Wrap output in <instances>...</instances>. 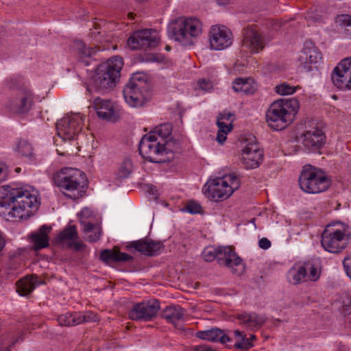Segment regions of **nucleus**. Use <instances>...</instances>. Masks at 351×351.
<instances>
[{
    "label": "nucleus",
    "instance_id": "aec40b11",
    "mask_svg": "<svg viewBox=\"0 0 351 351\" xmlns=\"http://www.w3.org/2000/svg\"><path fill=\"white\" fill-rule=\"evenodd\" d=\"M298 60L300 65L306 71L317 68L322 61V55L319 49L311 42H305Z\"/></svg>",
    "mask_w": 351,
    "mask_h": 351
},
{
    "label": "nucleus",
    "instance_id": "13d9d810",
    "mask_svg": "<svg viewBox=\"0 0 351 351\" xmlns=\"http://www.w3.org/2000/svg\"><path fill=\"white\" fill-rule=\"evenodd\" d=\"M134 15L135 14H134L133 13L130 12V13L128 14V17L130 19H134Z\"/></svg>",
    "mask_w": 351,
    "mask_h": 351
},
{
    "label": "nucleus",
    "instance_id": "4be33fe9",
    "mask_svg": "<svg viewBox=\"0 0 351 351\" xmlns=\"http://www.w3.org/2000/svg\"><path fill=\"white\" fill-rule=\"evenodd\" d=\"M57 241L76 251H80L85 247V245L79 238L77 228L74 225L65 227L58 235Z\"/></svg>",
    "mask_w": 351,
    "mask_h": 351
},
{
    "label": "nucleus",
    "instance_id": "7c9ffc66",
    "mask_svg": "<svg viewBox=\"0 0 351 351\" xmlns=\"http://www.w3.org/2000/svg\"><path fill=\"white\" fill-rule=\"evenodd\" d=\"M51 230V228L50 226L44 225L37 232L32 234L31 239L34 250H38L49 245L48 234Z\"/></svg>",
    "mask_w": 351,
    "mask_h": 351
},
{
    "label": "nucleus",
    "instance_id": "603ef678",
    "mask_svg": "<svg viewBox=\"0 0 351 351\" xmlns=\"http://www.w3.org/2000/svg\"><path fill=\"white\" fill-rule=\"evenodd\" d=\"M6 245V240L2 232H0V253L3 250Z\"/></svg>",
    "mask_w": 351,
    "mask_h": 351
},
{
    "label": "nucleus",
    "instance_id": "e433bc0d",
    "mask_svg": "<svg viewBox=\"0 0 351 351\" xmlns=\"http://www.w3.org/2000/svg\"><path fill=\"white\" fill-rule=\"evenodd\" d=\"M172 125L169 123H165L156 126L153 131L149 134H154V137L159 139V141H165L171 137Z\"/></svg>",
    "mask_w": 351,
    "mask_h": 351
},
{
    "label": "nucleus",
    "instance_id": "09e8293b",
    "mask_svg": "<svg viewBox=\"0 0 351 351\" xmlns=\"http://www.w3.org/2000/svg\"><path fill=\"white\" fill-rule=\"evenodd\" d=\"M343 267L345 268L346 274L351 279V256L347 257L343 260Z\"/></svg>",
    "mask_w": 351,
    "mask_h": 351
},
{
    "label": "nucleus",
    "instance_id": "20e7f679",
    "mask_svg": "<svg viewBox=\"0 0 351 351\" xmlns=\"http://www.w3.org/2000/svg\"><path fill=\"white\" fill-rule=\"evenodd\" d=\"M202 32V23L195 17L180 18L168 27L169 37L185 46L193 45Z\"/></svg>",
    "mask_w": 351,
    "mask_h": 351
},
{
    "label": "nucleus",
    "instance_id": "1a4fd4ad",
    "mask_svg": "<svg viewBox=\"0 0 351 351\" xmlns=\"http://www.w3.org/2000/svg\"><path fill=\"white\" fill-rule=\"evenodd\" d=\"M84 174L79 169L65 167L53 175V181L56 186L71 199L78 198L79 188Z\"/></svg>",
    "mask_w": 351,
    "mask_h": 351
},
{
    "label": "nucleus",
    "instance_id": "f03ea898",
    "mask_svg": "<svg viewBox=\"0 0 351 351\" xmlns=\"http://www.w3.org/2000/svg\"><path fill=\"white\" fill-rule=\"evenodd\" d=\"M123 65V60L119 56L112 57L101 64L97 68L87 90L93 93V91L107 92L111 90L120 77Z\"/></svg>",
    "mask_w": 351,
    "mask_h": 351
},
{
    "label": "nucleus",
    "instance_id": "4d7b16f0",
    "mask_svg": "<svg viewBox=\"0 0 351 351\" xmlns=\"http://www.w3.org/2000/svg\"><path fill=\"white\" fill-rule=\"evenodd\" d=\"M217 3L219 5H226L228 3V0H217Z\"/></svg>",
    "mask_w": 351,
    "mask_h": 351
},
{
    "label": "nucleus",
    "instance_id": "c85d7f7f",
    "mask_svg": "<svg viewBox=\"0 0 351 351\" xmlns=\"http://www.w3.org/2000/svg\"><path fill=\"white\" fill-rule=\"evenodd\" d=\"M196 337L199 339L212 342H220L226 344L230 341V338L224 333V331L218 328H213L210 330L198 331Z\"/></svg>",
    "mask_w": 351,
    "mask_h": 351
},
{
    "label": "nucleus",
    "instance_id": "a19ab883",
    "mask_svg": "<svg viewBox=\"0 0 351 351\" xmlns=\"http://www.w3.org/2000/svg\"><path fill=\"white\" fill-rule=\"evenodd\" d=\"M305 273L307 274L306 276L308 280L311 281H316L319 278V271L318 268L311 261L304 263Z\"/></svg>",
    "mask_w": 351,
    "mask_h": 351
},
{
    "label": "nucleus",
    "instance_id": "ddd939ff",
    "mask_svg": "<svg viewBox=\"0 0 351 351\" xmlns=\"http://www.w3.org/2000/svg\"><path fill=\"white\" fill-rule=\"evenodd\" d=\"M263 160V152L256 143L255 137L252 136L243 143L241 151L242 164L246 169L258 167Z\"/></svg>",
    "mask_w": 351,
    "mask_h": 351
},
{
    "label": "nucleus",
    "instance_id": "f3484780",
    "mask_svg": "<svg viewBox=\"0 0 351 351\" xmlns=\"http://www.w3.org/2000/svg\"><path fill=\"white\" fill-rule=\"evenodd\" d=\"M331 80L341 90H351V58L342 60L334 69Z\"/></svg>",
    "mask_w": 351,
    "mask_h": 351
},
{
    "label": "nucleus",
    "instance_id": "8fccbe9b",
    "mask_svg": "<svg viewBox=\"0 0 351 351\" xmlns=\"http://www.w3.org/2000/svg\"><path fill=\"white\" fill-rule=\"evenodd\" d=\"M258 245L263 250H267L271 247V242L267 238H262L258 241Z\"/></svg>",
    "mask_w": 351,
    "mask_h": 351
},
{
    "label": "nucleus",
    "instance_id": "bf43d9fd",
    "mask_svg": "<svg viewBox=\"0 0 351 351\" xmlns=\"http://www.w3.org/2000/svg\"><path fill=\"white\" fill-rule=\"evenodd\" d=\"M88 234L94 235V234H95V232H94V231H91Z\"/></svg>",
    "mask_w": 351,
    "mask_h": 351
},
{
    "label": "nucleus",
    "instance_id": "2f4dec72",
    "mask_svg": "<svg viewBox=\"0 0 351 351\" xmlns=\"http://www.w3.org/2000/svg\"><path fill=\"white\" fill-rule=\"evenodd\" d=\"M100 258L104 262H125L132 260V256L114 247L112 250H104L100 254Z\"/></svg>",
    "mask_w": 351,
    "mask_h": 351
},
{
    "label": "nucleus",
    "instance_id": "5701e85b",
    "mask_svg": "<svg viewBox=\"0 0 351 351\" xmlns=\"http://www.w3.org/2000/svg\"><path fill=\"white\" fill-rule=\"evenodd\" d=\"M186 311L180 305H169L162 311L161 316L167 323L172 324L179 330H184L182 322L184 321Z\"/></svg>",
    "mask_w": 351,
    "mask_h": 351
},
{
    "label": "nucleus",
    "instance_id": "58836bf2",
    "mask_svg": "<svg viewBox=\"0 0 351 351\" xmlns=\"http://www.w3.org/2000/svg\"><path fill=\"white\" fill-rule=\"evenodd\" d=\"M17 151L23 157H25L29 162L36 160V155L32 145L25 140L19 141Z\"/></svg>",
    "mask_w": 351,
    "mask_h": 351
},
{
    "label": "nucleus",
    "instance_id": "0eeeda50",
    "mask_svg": "<svg viewBox=\"0 0 351 351\" xmlns=\"http://www.w3.org/2000/svg\"><path fill=\"white\" fill-rule=\"evenodd\" d=\"M351 242V232L343 224L328 225L322 235V245L330 253H339Z\"/></svg>",
    "mask_w": 351,
    "mask_h": 351
},
{
    "label": "nucleus",
    "instance_id": "0e129e2a",
    "mask_svg": "<svg viewBox=\"0 0 351 351\" xmlns=\"http://www.w3.org/2000/svg\"><path fill=\"white\" fill-rule=\"evenodd\" d=\"M210 351H212V350L210 349Z\"/></svg>",
    "mask_w": 351,
    "mask_h": 351
},
{
    "label": "nucleus",
    "instance_id": "6ab92c4d",
    "mask_svg": "<svg viewBox=\"0 0 351 351\" xmlns=\"http://www.w3.org/2000/svg\"><path fill=\"white\" fill-rule=\"evenodd\" d=\"M33 102V93L27 88H21L12 96L8 107L14 113L25 114L31 109Z\"/></svg>",
    "mask_w": 351,
    "mask_h": 351
},
{
    "label": "nucleus",
    "instance_id": "39448f33",
    "mask_svg": "<svg viewBox=\"0 0 351 351\" xmlns=\"http://www.w3.org/2000/svg\"><path fill=\"white\" fill-rule=\"evenodd\" d=\"M239 186V179L233 174H228L208 180L203 191L207 197L219 202L228 199Z\"/></svg>",
    "mask_w": 351,
    "mask_h": 351
},
{
    "label": "nucleus",
    "instance_id": "72a5a7b5",
    "mask_svg": "<svg viewBox=\"0 0 351 351\" xmlns=\"http://www.w3.org/2000/svg\"><path fill=\"white\" fill-rule=\"evenodd\" d=\"M236 342L234 347L239 350H247L253 347L252 341L256 339L254 335L251 334L250 337L247 338L243 332L239 330L234 331Z\"/></svg>",
    "mask_w": 351,
    "mask_h": 351
},
{
    "label": "nucleus",
    "instance_id": "a878e982",
    "mask_svg": "<svg viewBox=\"0 0 351 351\" xmlns=\"http://www.w3.org/2000/svg\"><path fill=\"white\" fill-rule=\"evenodd\" d=\"M325 135L319 128H313L303 134L302 143L309 151H315L324 143Z\"/></svg>",
    "mask_w": 351,
    "mask_h": 351
},
{
    "label": "nucleus",
    "instance_id": "6e6552de",
    "mask_svg": "<svg viewBox=\"0 0 351 351\" xmlns=\"http://www.w3.org/2000/svg\"><path fill=\"white\" fill-rule=\"evenodd\" d=\"M125 102L132 108H140L149 100L146 77L142 73H135L123 90Z\"/></svg>",
    "mask_w": 351,
    "mask_h": 351
},
{
    "label": "nucleus",
    "instance_id": "dca6fc26",
    "mask_svg": "<svg viewBox=\"0 0 351 351\" xmlns=\"http://www.w3.org/2000/svg\"><path fill=\"white\" fill-rule=\"evenodd\" d=\"M80 223L84 226L83 232L86 239L89 242L97 241L101 235L100 226L95 223V216L93 212L88 208H83L77 215Z\"/></svg>",
    "mask_w": 351,
    "mask_h": 351
},
{
    "label": "nucleus",
    "instance_id": "473e14b6",
    "mask_svg": "<svg viewBox=\"0 0 351 351\" xmlns=\"http://www.w3.org/2000/svg\"><path fill=\"white\" fill-rule=\"evenodd\" d=\"M38 285L37 276H26L16 284V291L19 295L24 296L29 294Z\"/></svg>",
    "mask_w": 351,
    "mask_h": 351
},
{
    "label": "nucleus",
    "instance_id": "864d4df0",
    "mask_svg": "<svg viewBox=\"0 0 351 351\" xmlns=\"http://www.w3.org/2000/svg\"><path fill=\"white\" fill-rule=\"evenodd\" d=\"M193 350L195 351H210V348L205 345H200L195 346Z\"/></svg>",
    "mask_w": 351,
    "mask_h": 351
},
{
    "label": "nucleus",
    "instance_id": "f8f14e48",
    "mask_svg": "<svg viewBox=\"0 0 351 351\" xmlns=\"http://www.w3.org/2000/svg\"><path fill=\"white\" fill-rule=\"evenodd\" d=\"M158 32L151 29L134 32L128 39V45L132 50L147 51L156 47L159 43Z\"/></svg>",
    "mask_w": 351,
    "mask_h": 351
},
{
    "label": "nucleus",
    "instance_id": "393cba45",
    "mask_svg": "<svg viewBox=\"0 0 351 351\" xmlns=\"http://www.w3.org/2000/svg\"><path fill=\"white\" fill-rule=\"evenodd\" d=\"M130 247L134 248L136 251L142 254L153 256L158 255L160 252L162 243L159 241L144 239L132 242Z\"/></svg>",
    "mask_w": 351,
    "mask_h": 351
},
{
    "label": "nucleus",
    "instance_id": "9b49d317",
    "mask_svg": "<svg viewBox=\"0 0 351 351\" xmlns=\"http://www.w3.org/2000/svg\"><path fill=\"white\" fill-rule=\"evenodd\" d=\"M84 117L80 114L67 115L56 123L57 133L62 140H73L82 130Z\"/></svg>",
    "mask_w": 351,
    "mask_h": 351
},
{
    "label": "nucleus",
    "instance_id": "79ce46f5",
    "mask_svg": "<svg viewBox=\"0 0 351 351\" xmlns=\"http://www.w3.org/2000/svg\"><path fill=\"white\" fill-rule=\"evenodd\" d=\"M133 169L132 162L129 158H125L121 163L118 171V177L121 179L127 178L130 176Z\"/></svg>",
    "mask_w": 351,
    "mask_h": 351
},
{
    "label": "nucleus",
    "instance_id": "cd10ccee",
    "mask_svg": "<svg viewBox=\"0 0 351 351\" xmlns=\"http://www.w3.org/2000/svg\"><path fill=\"white\" fill-rule=\"evenodd\" d=\"M94 108L98 117L103 119L111 120L115 116L114 105L110 100L97 97L94 101Z\"/></svg>",
    "mask_w": 351,
    "mask_h": 351
},
{
    "label": "nucleus",
    "instance_id": "de8ad7c7",
    "mask_svg": "<svg viewBox=\"0 0 351 351\" xmlns=\"http://www.w3.org/2000/svg\"><path fill=\"white\" fill-rule=\"evenodd\" d=\"M217 126L219 128V132H230L231 129H232V126L231 125H228L226 123H225L223 120L220 119H217Z\"/></svg>",
    "mask_w": 351,
    "mask_h": 351
},
{
    "label": "nucleus",
    "instance_id": "9d476101",
    "mask_svg": "<svg viewBox=\"0 0 351 351\" xmlns=\"http://www.w3.org/2000/svg\"><path fill=\"white\" fill-rule=\"evenodd\" d=\"M300 189L307 193H319L326 191L330 182L326 176L319 173L311 165H305L299 177Z\"/></svg>",
    "mask_w": 351,
    "mask_h": 351
},
{
    "label": "nucleus",
    "instance_id": "f257e3e1",
    "mask_svg": "<svg viewBox=\"0 0 351 351\" xmlns=\"http://www.w3.org/2000/svg\"><path fill=\"white\" fill-rule=\"evenodd\" d=\"M38 191L30 186H3L0 189V217L16 221L29 217L38 208Z\"/></svg>",
    "mask_w": 351,
    "mask_h": 351
},
{
    "label": "nucleus",
    "instance_id": "a18cd8bd",
    "mask_svg": "<svg viewBox=\"0 0 351 351\" xmlns=\"http://www.w3.org/2000/svg\"><path fill=\"white\" fill-rule=\"evenodd\" d=\"M186 210L191 214L199 213L201 210V206L196 202L190 201L186 204Z\"/></svg>",
    "mask_w": 351,
    "mask_h": 351
},
{
    "label": "nucleus",
    "instance_id": "423d86ee",
    "mask_svg": "<svg viewBox=\"0 0 351 351\" xmlns=\"http://www.w3.org/2000/svg\"><path fill=\"white\" fill-rule=\"evenodd\" d=\"M202 256L207 262L216 259L220 265L229 268L233 273L240 274L245 269L243 260L230 246L206 247L202 253Z\"/></svg>",
    "mask_w": 351,
    "mask_h": 351
},
{
    "label": "nucleus",
    "instance_id": "b1692460",
    "mask_svg": "<svg viewBox=\"0 0 351 351\" xmlns=\"http://www.w3.org/2000/svg\"><path fill=\"white\" fill-rule=\"evenodd\" d=\"M96 315L92 313H82L81 312H74L73 313H66L58 316L57 321L60 326H76L84 322L95 321Z\"/></svg>",
    "mask_w": 351,
    "mask_h": 351
},
{
    "label": "nucleus",
    "instance_id": "49530a36",
    "mask_svg": "<svg viewBox=\"0 0 351 351\" xmlns=\"http://www.w3.org/2000/svg\"><path fill=\"white\" fill-rule=\"evenodd\" d=\"M199 88L206 92L210 91L213 89V84L210 81L201 80L198 82Z\"/></svg>",
    "mask_w": 351,
    "mask_h": 351
},
{
    "label": "nucleus",
    "instance_id": "a211bd4d",
    "mask_svg": "<svg viewBox=\"0 0 351 351\" xmlns=\"http://www.w3.org/2000/svg\"><path fill=\"white\" fill-rule=\"evenodd\" d=\"M210 47L213 50H223L232 43V34L224 25H213L209 31Z\"/></svg>",
    "mask_w": 351,
    "mask_h": 351
},
{
    "label": "nucleus",
    "instance_id": "680f3d73",
    "mask_svg": "<svg viewBox=\"0 0 351 351\" xmlns=\"http://www.w3.org/2000/svg\"><path fill=\"white\" fill-rule=\"evenodd\" d=\"M19 170H20V169H19V168H16V171H19Z\"/></svg>",
    "mask_w": 351,
    "mask_h": 351
},
{
    "label": "nucleus",
    "instance_id": "6e6d98bb",
    "mask_svg": "<svg viewBox=\"0 0 351 351\" xmlns=\"http://www.w3.org/2000/svg\"><path fill=\"white\" fill-rule=\"evenodd\" d=\"M16 339L19 340V343L23 341V332H19L16 335H15Z\"/></svg>",
    "mask_w": 351,
    "mask_h": 351
},
{
    "label": "nucleus",
    "instance_id": "412c9836",
    "mask_svg": "<svg viewBox=\"0 0 351 351\" xmlns=\"http://www.w3.org/2000/svg\"><path fill=\"white\" fill-rule=\"evenodd\" d=\"M243 36V47L251 53H258L264 49L266 45L265 38L255 27L248 26L244 28Z\"/></svg>",
    "mask_w": 351,
    "mask_h": 351
},
{
    "label": "nucleus",
    "instance_id": "bb28decb",
    "mask_svg": "<svg viewBox=\"0 0 351 351\" xmlns=\"http://www.w3.org/2000/svg\"><path fill=\"white\" fill-rule=\"evenodd\" d=\"M236 318L240 324L252 330L260 328L266 321V317L264 315H258L254 312L240 313L236 316Z\"/></svg>",
    "mask_w": 351,
    "mask_h": 351
},
{
    "label": "nucleus",
    "instance_id": "37998d69",
    "mask_svg": "<svg viewBox=\"0 0 351 351\" xmlns=\"http://www.w3.org/2000/svg\"><path fill=\"white\" fill-rule=\"evenodd\" d=\"M19 343L15 335L11 332L8 333L5 337L1 339V346H6L5 350L11 351L12 347L16 343Z\"/></svg>",
    "mask_w": 351,
    "mask_h": 351
},
{
    "label": "nucleus",
    "instance_id": "4c0bfd02",
    "mask_svg": "<svg viewBox=\"0 0 351 351\" xmlns=\"http://www.w3.org/2000/svg\"><path fill=\"white\" fill-rule=\"evenodd\" d=\"M335 23L345 37L351 38V15H339L336 18Z\"/></svg>",
    "mask_w": 351,
    "mask_h": 351
},
{
    "label": "nucleus",
    "instance_id": "2eb2a0df",
    "mask_svg": "<svg viewBox=\"0 0 351 351\" xmlns=\"http://www.w3.org/2000/svg\"><path fill=\"white\" fill-rule=\"evenodd\" d=\"M140 154L147 160L152 162H160L162 156L161 141L154 137L152 134L145 135L141 140L138 147Z\"/></svg>",
    "mask_w": 351,
    "mask_h": 351
},
{
    "label": "nucleus",
    "instance_id": "7ed1b4c3",
    "mask_svg": "<svg viewBox=\"0 0 351 351\" xmlns=\"http://www.w3.org/2000/svg\"><path fill=\"white\" fill-rule=\"evenodd\" d=\"M298 109L299 102L295 98L278 99L267 111V122L271 128L281 130L292 122Z\"/></svg>",
    "mask_w": 351,
    "mask_h": 351
},
{
    "label": "nucleus",
    "instance_id": "3c124183",
    "mask_svg": "<svg viewBox=\"0 0 351 351\" xmlns=\"http://www.w3.org/2000/svg\"><path fill=\"white\" fill-rule=\"evenodd\" d=\"M228 133V132L218 131L216 138L217 141L219 143L222 144L226 140V135Z\"/></svg>",
    "mask_w": 351,
    "mask_h": 351
},
{
    "label": "nucleus",
    "instance_id": "f704fd0d",
    "mask_svg": "<svg viewBox=\"0 0 351 351\" xmlns=\"http://www.w3.org/2000/svg\"><path fill=\"white\" fill-rule=\"evenodd\" d=\"M253 84L252 79L237 78L234 81L232 88L237 93L252 94L256 90V86Z\"/></svg>",
    "mask_w": 351,
    "mask_h": 351
},
{
    "label": "nucleus",
    "instance_id": "ea45409f",
    "mask_svg": "<svg viewBox=\"0 0 351 351\" xmlns=\"http://www.w3.org/2000/svg\"><path fill=\"white\" fill-rule=\"evenodd\" d=\"M161 146L162 149V155L165 153H174L178 152L180 149V143L171 136L165 141H161Z\"/></svg>",
    "mask_w": 351,
    "mask_h": 351
},
{
    "label": "nucleus",
    "instance_id": "e2e57ef3",
    "mask_svg": "<svg viewBox=\"0 0 351 351\" xmlns=\"http://www.w3.org/2000/svg\"><path fill=\"white\" fill-rule=\"evenodd\" d=\"M2 172V169L0 167V173Z\"/></svg>",
    "mask_w": 351,
    "mask_h": 351
},
{
    "label": "nucleus",
    "instance_id": "4468645a",
    "mask_svg": "<svg viewBox=\"0 0 351 351\" xmlns=\"http://www.w3.org/2000/svg\"><path fill=\"white\" fill-rule=\"evenodd\" d=\"M160 308V302L156 300L136 303L128 312V317L134 321L149 322L156 317Z\"/></svg>",
    "mask_w": 351,
    "mask_h": 351
},
{
    "label": "nucleus",
    "instance_id": "c9c22d12",
    "mask_svg": "<svg viewBox=\"0 0 351 351\" xmlns=\"http://www.w3.org/2000/svg\"><path fill=\"white\" fill-rule=\"evenodd\" d=\"M304 265H295L287 273V279L293 285H298L306 278Z\"/></svg>",
    "mask_w": 351,
    "mask_h": 351
},
{
    "label": "nucleus",
    "instance_id": "c03bdc74",
    "mask_svg": "<svg viewBox=\"0 0 351 351\" xmlns=\"http://www.w3.org/2000/svg\"><path fill=\"white\" fill-rule=\"evenodd\" d=\"M297 88L291 86L287 83H282L275 87L276 92L281 95H287L293 94L296 91Z\"/></svg>",
    "mask_w": 351,
    "mask_h": 351
},
{
    "label": "nucleus",
    "instance_id": "5fc2aeb1",
    "mask_svg": "<svg viewBox=\"0 0 351 351\" xmlns=\"http://www.w3.org/2000/svg\"><path fill=\"white\" fill-rule=\"evenodd\" d=\"M231 117V114L228 112V113H221L219 115L218 118L221 119V120H229L230 118Z\"/></svg>",
    "mask_w": 351,
    "mask_h": 351
},
{
    "label": "nucleus",
    "instance_id": "c756f323",
    "mask_svg": "<svg viewBox=\"0 0 351 351\" xmlns=\"http://www.w3.org/2000/svg\"><path fill=\"white\" fill-rule=\"evenodd\" d=\"M74 48L76 51L79 62L88 66L90 64L91 60L99 51L97 47H87L81 40H77L74 43Z\"/></svg>",
    "mask_w": 351,
    "mask_h": 351
},
{
    "label": "nucleus",
    "instance_id": "052dcab7",
    "mask_svg": "<svg viewBox=\"0 0 351 351\" xmlns=\"http://www.w3.org/2000/svg\"><path fill=\"white\" fill-rule=\"evenodd\" d=\"M166 49H167V51H169V50L170 49V47H169V46H167V47H166Z\"/></svg>",
    "mask_w": 351,
    "mask_h": 351
}]
</instances>
